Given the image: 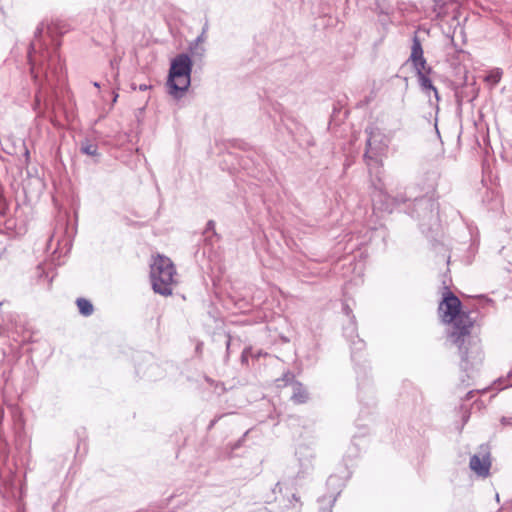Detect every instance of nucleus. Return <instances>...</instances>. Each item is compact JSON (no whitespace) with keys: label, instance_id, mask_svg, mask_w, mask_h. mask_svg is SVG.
Segmentation results:
<instances>
[{"label":"nucleus","instance_id":"nucleus-26","mask_svg":"<svg viewBox=\"0 0 512 512\" xmlns=\"http://www.w3.org/2000/svg\"><path fill=\"white\" fill-rule=\"evenodd\" d=\"M95 87H99V84L97 82L94 83Z\"/></svg>","mask_w":512,"mask_h":512},{"label":"nucleus","instance_id":"nucleus-3","mask_svg":"<svg viewBox=\"0 0 512 512\" xmlns=\"http://www.w3.org/2000/svg\"><path fill=\"white\" fill-rule=\"evenodd\" d=\"M176 275L175 267L172 261L165 256L157 255L151 264V281L155 293L163 296H169L173 291L174 277Z\"/></svg>","mask_w":512,"mask_h":512},{"label":"nucleus","instance_id":"nucleus-18","mask_svg":"<svg viewBox=\"0 0 512 512\" xmlns=\"http://www.w3.org/2000/svg\"><path fill=\"white\" fill-rule=\"evenodd\" d=\"M149 88H150V86H149V85H147V84H141V85H139V86H138V89H139L140 91H146V90H148Z\"/></svg>","mask_w":512,"mask_h":512},{"label":"nucleus","instance_id":"nucleus-10","mask_svg":"<svg viewBox=\"0 0 512 512\" xmlns=\"http://www.w3.org/2000/svg\"><path fill=\"white\" fill-rule=\"evenodd\" d=\"M76 304L80 314H82L83 316L87 317L93 314L94 307L88 299L78 298L76 300Z\"/></svg>","mask_w":512,"mask_h":512},{"label":"nucleus","instance_id":"nucleus-15","mask_svg":"<svg viewBox=\"0 0 512 512\" xmlns=\"http://www.w3.org/2000/svg\"><path fill=\"white\" fill-rule=\"evenodd\" d=\"M36 46H37L36 41H33V42L31 43L30 50H29V53H28L29 62H30V64H31V72H32V73H34V66H33L34 58H33V53H35V52H36Z\"/></svg>","mask_w":512,"mask_h":512},{"label":"nucleus","instance_id":"nucleus-19","mask_svg":"<svg viewBox=\"0 0 512 512\" xmlns=\"http://www.w3.org/2000/svg\"><path fill=\"white\" fill-rule=\"evenodd\" d=\"M42 30H43L42 27H38L36 30L35 36L38 37V35H40L42 33Z\"/></svg>","mask_w":512,"mask_h":512},{"label":"nucleus","instance_id":"nucleus-7","mask_svg":"<svg viewBox=\"0 0 512 512\" xmlns=\"http://www.w3.org/2000/svg\"><path fill=\"white\" fill-rule=\"evenodd\" d=\"M48 67L45 73L47 83L52 86V78H59L62 75L63 66L58 59V56H50L48 59Z\"/></svg>","mask_w":512,"mask_h":512},{"label":"nucleus","instance_id":"nucleus-14","mask_svg":"<svg viewBox=\"0 0 512 512\" xmlns=\"http://www.w3.org/2000/svg\"><path fill=\"white\" fill-rule=\"evenodd\" d=\"M416 205L419 208H432L434 206V202L430 198L423 197L420 199H416Z\"/></svg>","mask_w":512,"mask_h":512},{"label":"nucleus","instance_id":"nucleus-11","mask_svg":"<svg viewBox=\"0 0 512 512\" xmlns=\"http://www.w3.org/2000/svg\"><path fill=\"white\" fill-rule=\"evenodd\" d=\"M364 157H365V159L367 161V165L369 167L372 166V163L377 164V159L375 158V154L373 153L371 137H369L367 140V151H366Z\"/></svg>","mask_w":512,"mask_h":512},{"label":"nucleus","instance_id":"nucleus-8","mask_svg":"<svg viewBox=\"0 0 512 512\" xmlns=\"http://www.w3.org/2000/svg\"><path fill=\"white\" fill-rule=\"evenodd\" d=\"M430 70L431 69L429 67H427L426 70H416V73H417V76H418V80H419V84H420L422 90H424V91H433L436 100H439V95H438V91H437L436 87L432 84V81L426 75L427 73L430 72Z\"/></svg>","mask_w":512,"mask_h":512},{"label":"nucleus","instance_id":"nucleus-22","mask_svg":"<svg viewBox=\"0 0 512 512\" xmlns=\"http://www.w3.org/2000/svg\"><path fill=\"white\" fill-rule=\"evenodd\" d=\"M203 40L202 36H199L197 39H196V42H201Z\"/></svg>","mask_w":512,"mask_h":512},{"label":"nucleus","instance_id":"nucleus-6","mask_svg":"<svg viewBox=\"0 0 512 512\" xmlns=\"http://www.w3.org/2000/svg\"><path fill=\"white\" fill-rule=\"evenodd\" d=\"M372 202L374 208L388 212H392L393 206L399 203L398 199L390 198V196L381 191L373 195Z\"/></svg>","mask_w":512,"mask_h":512},{"label":"nucleus","instance_id":"nucleus-5","mask_svg":"<svg viewBox=\"0 0 512 512\" xmlns=\"http://www.w3.org/2000/svg\"><path fill=\"white\" fill-rule=\"evenodd\" d=\"M410 61L412 62L415 70H426L427 68V63L423 56L422 45L417 36L413 38Z\"/></svg>","mask_w":512,"mask_h":512},{"label":"nucleus","instance_id":"nucleus-13","mask_svg":"<svg viewBox=\"0 0 512 512\" xmlns=\"http://www.w3.org/2000/svg\"><path fill=\"white\" fill-rule=\"evenodd\" d=\"M81 151L89 156H95L97 154V146L92 143H86L82 145Z\"/></svg>","mask_w":512,"mask_h":512},{"label":"nucleus","instance_id":"nucleus-9","mask_svg":"<svg viewBox=\"0 0 512 512\" xmlns=\"http://www.w3.org/2000/svg\"><path fill=\"white\" fill-rule=\"evenodd\" d=\"M291 385L293 389L291 400L295 404L306 403L308 401L309 396L307 390L303 387V385L297 381H293Z\"/></svg>","mask_w":512,"mask_h":512},{"label":"nucleus","instance_id":"nucleus-16","mask_svg":"<svg viewBox=\"0 0 512 512\" xmlns=\"http://www.w3.org/2000/svg\"><path fill=\"white\" fill-rule=\"evenodd\" d=\"M42 90H43V87L40 86L37 93H36V104L38 105L39 102H40V98H41V93H42Z\"/></svg>","mask_w":512,"mask_h":512},{"label":"nucleus","instance_id":"nucleus-17","mask_svg":"<svg viewBox=\"0 0 512 512\" xmlns=\"http://www.w3.org/2000/svg\"><path fill=\"white\" fill-rule=\"evenodd\" d=\"M343 311L344 313L347 315V316H350L352 310L350 309V307L348 305H344L343 306Z\"/></svg>","mask_w":512,"mask_h":512},{"label":"nucleus","instance_id":"nucleus-1","mask_svg":"<svg viewBox=\"0 0 512 512\" xmlns=\"http://www.w3.org/2000/svg\"><path fill=\"white\" fill-rule=\"evenodd\" d=\"M461 307L459 298L453 293L447 292L440 302L438 310L442 321L450 325L449 340L458 349L468 351L477 347L480 338L474 333L475 320L470 316V312L463 311Z\"/></svg>","mask_w":512,"mask_h":512},{"label":"nucleus","instance_id":"nucleus-21","mask_svg":"<svg viewBox=\"0 0 512 512\" xmlns=\"http://www.w3.org/2000/svg\"><path fill=\"white\" fill-rule=\"evenodd\" d=\"M434 2H435L436 5H440L442 0H434Z\"/></svg>","mask_w":512,"mask_h":512},{"label":"nucleus","instance_id":"nucleus-2","mask_svg":"<svg viewBox=\"0 0 512 512\" xmlns=\"http://www.w3.org/2000/svg\"><path fill=\"white\" fill-rule=\"evenodd\" d=\"M191 70L192 61L187 54H179L172 60L167 80L170 95L179 98L189 88Z\"/></svg>","mask_w":512,"mask_h":512},{"label":"nucleus","instance_id":"nucleus-24","mask_svg":"<svg viewBox=\"0 0 512 512\" xmlns=\"http://www.w3.org/2000/svg\"><path fill=\"white\" fill-rule=\"evenodd\" d=\"M208 225H209V227H212L213 222H212V221H209Z\"/></svg>","mask_w":512,"mask_h":512},{"label":"nucleus","instance_id":"nucleus-25","mask_svg":"<svg viewBox=\"0 0 512 512\" xmlns=\"http://www.w3.org/2000/svg\"><path fill=\"white\" fill-rule=\"evenodd\" d=\"M242 352H243V353H246V352H248V349H247V348H244Z\"/></svg>","mask_w":512,"mask_h":512},{"label":"nucleus","instance_id":"nucleus-4","mask_svg":"<svg viewBox=\"0 0 512 512\" xmlns=\"http://www.w3.org/2000/svg\"><path fill=\"white\" fill-rule=\"evenodd\" d=\"M469 466L477 475L487 477L491 466L489 453L483 452L473 455L470 459Z\"/></svg>","mask_w":512,"mask_h":512},{"label":"nucleus","instance_id":"nucleus-20","mask_svg":"<svg viewBox=\"0 0 512 512\" xmlns=\"http://www.w3.org/2000/svg\"><path fill=\"white\" fill-rule=\"evenodd\" d=\"M117 98H118V94H117V93H114L113 103H115V102L117 101Z\"/></svg>","mask_w":512,"mask_h":512},{"label":"nucleus","instance_id":"nucleus-12","mask_svg":"<svg viewBox=\"0 0 512 512\" xmlns=\"http://www.w3.org/2000/svg\"><path fill=\"white\" fill-rule=\"evenodd\" d=\"M501 77H502V71L500 69H494L492 71H490V73L486 76V81L493 84V85H496L500 82L501 80Z\"/></svg>","mask_w":512,"mask_h":512},{"label":"nucleus","instance_id":"nucleus-23","mask_svg":"<svg viewBox=\"0 0 512 512\" xmlns=\"http://www.w3.org/2000/svg\"><path fill=\"white\" fill-rule=\"evenodd\" d=\"M293 498H294V500H296V501H300V498H299V497H297L296 495H293Z\"/></svg>","mask_w":512,"mask_h":512}]
</instances>
